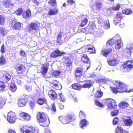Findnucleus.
<instances>
[{
    "instance_id": "nucleus-20",
    "label": "nucleus",
    "mask_w": 133,
    "mask_h": 133,
    "mask_svg": "<svg viewBox=\"0 0 133 133\" xmlns=\"http://www.w3.org/2000/svg\"><path fill=\"white\" fill-rule=\"evenodd\" d=\"M84 82H85V83L82 85L83 88H91L93 84V83L91 80H84Z\"/></svg>"
},
{
    "instance_id": "nucleus-22",
    "label": "nucleus",
    "mask_w": 133,
    "mask_h": 133,
    "mask_svg": "<svg viewBox=\"0 0 133 133\" xmlns=\"http://www.w3.org/2000/svg\"><path fill=\"white\" fill-rule=\"evenodd\" d=\"M19 116L26 121L30 120L31 117V116L28 114L24 112H22L20 113Z\"/></svg>"
},
{
    "instance_id": "nucleus-62",
    "label": "nucleus",
    "mask_w": 133,
    "mask_h": 133,
    "mask_svg": "<svg viewBox=\"0 0 133 133\" xmlns=\"http://www.w3.org/2000/svg\"><path fill=\"white\" fill-rule=\"evenodd\" d=\"M118 118L115 117L113 119V123L114 124H117L118 123Z\"/></svg>"
},
{
    "instance_id": "nucleus-26",
    "label": "nucleus",
    "mask_w": 133,
    "mask_h": 133,
    "mask_svg": "<svg viewBox=\"0 0 133 133\" xmlns=\"http://www.w3.org/2000/svg\"><path fill=\"white\" fill-rule=\"evenodd\" d=\"M2 3L3 5L6 8H11L14 5L12 3H11L8 0H4Z\"/></svg>"
},
{
    "instance_id": "nucleus-28",
    "label": "nucleus",
    "mask_w": 133,
    "mask_h": 133,
    "mask_svg": "<svg viewBox=\"0 0 133 133\" xmlns=\"http://www.w3.org/2000/svg\"><path fill=\"white\" fill-rule=\"evenodd\" d=\"M27 103V101L25 98L21 99L18 102L17 104L19 107H21L24 106Z\"/></svg>"
},
{
    "instance_id": "nucleus-46",
    "label": "nucleus",
    "mask_w": 133,
    "mask_h": 133,
    "mask_svg": "<svg viewBox=\"0 0 133 133\" xmlns=\"http://www.w3.org/2000/svg\"><path fill=\"white\" fill-rule=\"evenodd\" d=\"M67 119L69 121V122L72 121L73 120L75 119V116L73 115H68L66 116Z\"/></svg>"
},
{
    "instance_id": "nucleus-3",
    "label": "nucleus",
    "mask_w": 133,
    "mask_h": 133,
    "mask_svg": "<svg viewBox=\"0 0 133 133\" xmlns=\"http://www.w3.org/2000/svg\"><path fill=\"white\" fill-rule=\"evenodd\" d=\"M113 84L116 87H118L120 93L126 92H133V89H128L126 85L123 82L118 81H113Z\"/></svg>"
},
{
    "instance_id": "nucleus-27",
    "label": "nucleus",
    "mask_w": 133,
    "mask_h": 133,
    "mask_svg": "<svg viewBox=\"0 0 133 133\" xmlns=\"http://www.w3.org/2000/svg\"><path fill=\"white\" fill-rule=\"evenodd\" d=\"M71 87L72 89L78 91L81 90L82 88V85L77 83L73 84Z\"/></svg>"
},
{
    "instance_id": "nucleus-5",
    "label": "nucleus",
    "mask_w": 133,
    "mask_h": 133,
    "mask_svg": "<svg viewBox=\"0 0 133 133\" xmlns=\"http://www.w3.org/2000/svg\"><path fill=\"white\" fill-rule=\"evenodd\" d=\"M88 69V68L86 67L85 65L82 66L81 67L77 68L74 72L75 76L76 78H80Z\"/></svg>"
},
{
    "instance_id": "nucleus-10",
    "label": "nucleus",
    "mask_w": 133,
    "mask_h": 133,
    "mask_svg": "<svg viewBox=\"0 0 133 133\" xmlns=\"http://www.w3.org/2000/svg\"><path fill=\"white\" fill-rule=\"evenodd\" d=\"M16 115L14 112L10 111L8 113L7 119L9 123H14L16 122Z\"/></svg>"
},
{
    "instance_id": "nucleus-42",
    "label": "nucleus",
    "mask_w": 133,
    "mask_h": 133,
    "mask_svg": "<svg viewBox=\"0 0 133 133\" xmlns=\"http://www.w3.org/2000/svg\"><path fill=\"white\" fill-rule=\"evenodd\" d=\"M48 3L52 6H54L55 7H56L57 3L56 0H49L48 1Z\"/></svg>"
},
{
    "instance_id": "nucleus-4",
    "label": "nucleus",
    "mask_w": 133,
    "mask_h": 133,
    "mask_svg": "<svg viewBox=\"0 0 133 133\" xmlns=\"http://www.w3.org/2000/svg\"><path fill=\"white\" fill-rule=\"evenodd\" d=\"M103 101L104 104L107 106V109L108 110H112L117 107L116 101L112 98L104 99Z\"/></svg>"
},
{
    "instance_id": "nucleus-30",
    "label": "nucleus",
    "mask_w": 133,
    "mask_h": 133,
    "mask_svg": "<svg viewBox=\"0 0 133 133\" xmlns=\"http://www.w3.org/2000/svg\"><path fill=\"white\" fill-rule=\"evenodd\" d=\"M112 51L111 48H108L107 49L103 50H102L101 54L103 56H107L108 55L111 54Z\"/></svg>"
},
{
    "instance_id": "nucleus-37",
    "label": "nucleus",
    "mask_w": 133,
    "mask_h": 133,
    "mask_svg": "<svg viewBox=\"0 0 133 133\" xmlns=\"http://www.w3.org/2000/svg\"><path fill=\"white\" fill-rule=\"evenodd\" d=\"M122 13L124 14L129 15L132 14V10L129 8H126L123 9Z\"/></svg>"
},
{
    "instance_id": "nucleus-2",
    "label": "nucleus",
    "mask_w": 133,
    "mask_h": 133,
    "mask_svg": "<svg viewBox=\"0 0 133 133\" xmlns=\"http://www.w3.org/2000/svg\"><path fill=\"white\" fill-rule=\"evenodd\" d=\"M121 43L120 36L116 34L112 39L107 41V45L108 46H111L115 44V48L116 49L118 50L121 47Z\"/></svg>"
},
{
    "instance_id": "nucleus-38",
    "label": "nucleus",
    "mask_w": 133,
    "mask_h": 133,
    "mask_svg": "<svg viewBox=\"0 0 133 133\" xmlns=\"http://www.w3.org/2000/svg\"><path fill=\"white\" fill-rule=\"evenodd\" d=\"M102 3L100 2H96L94 6H93L94 9L98 11L102 7Z\"/></svg>"
},
{
    "instance_id": "nucleus-16",
    "label": "nucleus",
    "mask_w": 133,
    "mask_h": 133,
    "mask_svg": "<svg viewBox=\"0 0 133 133\" xmlns=\"http://www.w3.org/2000/svg\"><path fill=\"white\" fill-rule=\"evenodd\" d=\"M124 16L120 12H118L116 15V16L114 20V24L115 25L119 23L121 20L123 18Z\"/></svg>"
},
{
    "instance_id": "nucleus-48",
    "label": "nucleus",
    "mask_w": 133,
    "mask_h": 133,
    "mask_svg": "<svg viewBox=\"0 0 133 133\" xmlns=\"http://www.w3.org/2000/svg\"><path fill=\"white\" fill-rule=\"evenodd\" d=\"M31 109H33L35 106V102L34 101H30L28 103Z\"/></svg>"
},
{
    "instance_id": "nucleus-50",
    "label": "nucleus",
    "mask_w": 133,
    "mask_h": 133,
    "mask_svg": "<svg viewBox=\"0 0 133 133\" xmlns=\"http://www.w3.org/2000/svg\"><path fill=\"white\" fill-rule=\"evenodd\" d=\"M124 51L125 53V54L127 56L128 55L129 56L131 55V51L128 48H126L124 50Z\"/></svg>"
},
{
    "instance_id": "nucleus-31",
    "label": "nucleus",
    "mask_w": 133,
    "mask_h": 133,
    "mask_svg": "<svg viewBox=\"0 0 133 133\" xmlns=\"http://www.w3.org/2000/svg\"><path fill=\"white\" fill-rule=\"evenodd\" d=\"M31 16V11L29 9H28L23 12L22 14L23 17L25 19L30 18Z\"/></svg>"
},
{
    "instance_id": "nucleus-6",
    "label": "nucleus",
    "mask_w": 133,
    "mask_h": 133,
    "mask_svg": "<svg viewBox=\"0 0 133 133\" xmlns=\"http://www.w3.org/2000/svg\"><path fill=\"white\" fill-rule=\"evenodd\" d=\"M21 130L23 133H39V132L38 129L33 127L26 125L23 126L21 129Z\"/></svg>"
},
{
    "instance_id": "nucleus-17",
    "label": "nucleus",
    "mask_w": 133,
    "mask_h": 133,
    "mask_svg": "<svg viewBox=\"0 0 133 133\" xmlns=\"http://www.w3.org/2000/svg\"><path fill=\"white\" fill-rule=\"evenodd\" d=\"M23 24L20 22L12 21L11 26L14 30H19L22 27Z\"/></svg>"
},
{
    "instance_id": "nucleus-33",
    "label": "nucleus",
    "mask_w": 133,
    "mask_h": 133,
    "mask_svg": "<svg viewBox=\"0 0 133 133\" xmlns=\"http://www.w3.org/2000/svg\"><path fill=\"white\" fill-rule=\"evenodd\" d=\"M82 61L83 62L85 63H86L90 64V59L87 56V55L84 54L82 56L81 59Z\"/></svg>"
},
{
    "instance_id": "nucleus-54",
    "label": "nucleus",
    "mask_w": 133,
    "mask_h": 133,
    "mask_svg": "<svg viewBox=\"0 0 133 133\" xmlns=\"http://www.w3.org/2000/svg\"><path fill=\"white\" fill-rule=\"evenodd\" d=\"M95 104L97 106L100 107H103V104L101 103L100 102H99L98 101L96 100V99L95 100Z\"/></svg>"
},
{
    "instance_id": "nucleus-32",
    "label": "nucleus",
    "mask_w": 133,
    "mask_h": 133,
    "mask_svg": "<svg viewBox=\"0 0 133 133\" xmlns=\"http://www.w3.org/2000/svg\"><path fill=\"white\" fill-rule=\"evenodd\" d=\"M118 106L121 109H124L128 108L129 106V105L128 103L125 101H123L120 102Z\"/></svg>"
},
{
    "instance_id": "nucleus-58",
    "label": "nucleus",
    "mask_w": 133,
    "mask_h": 133,
    "mask_svg": "<svg viewBox=\"0 0 133 133\" xmlns=\"http://www.w3.org/2000/svg\"><path fill=\"white\" fill-rule=\"evenodd\" d=\"M67 5H72L75 4V1L74 0H67Z\"/></svg>"
},
{
    "instance_id": "nucleus-24",
    "label": "nucleus",
    "mask_w": 133,
    "mask_h": 133,
    "mask_svg": "<svg viewBox=\"0 0 133 133\" xmlns=\"http://www.w3.org/2000/svg\"><path fill=\"white\" fill-rule=\"evenodd\" d=\"M64 61L63 62V65L64 66L72 65V62L68 57L65 56L64 58Z\"/></svg>"
},
{
    "instance_id": "nucleus-19",
    "label": "nucleus",
    "mask_w": 133,
    "mask_h": 133,
    "mask_svg": "<svg viewBox=\"0 0 133 133\" xmlns=\"http://www.w3.org/2000/svg\"><path fill=\"white\" fill-rule=\"evenodd\" d=\"M49 65V64L48 63H45L42 64L40 70V72L42 74L44 75L47 73L49 68L48 67Z\"/></svg>"
},
{
    "instance_id": "nucleus-59",
    "label": "nucleus",
    "mask_w": 133,
    "mask_h": 133,
    "mask_svg": "<svg viewBox=\"0 0 133 133\" xmlns=\"http://www.w3.org/2000/svg\"><path fill=\"white\" fill-rule=\"evenodd\" d=\"M59 95L60 97L59 99L60 100V101L61 102H64L65 101V99L63 95L61 93L60 94H59Z\"/></svg>"
},
{
    "instance_id": "nucleus-1",
    "label": "nucleus",
    "mask_w": 133,
    "mask_h": 133,
    "mask_svg": "<svg viewBox=\"0 0 133 133\" xmlns=\"http://www.w3.org/2000/svg\"><path fill=\"white\" fill-rule=\"evenodd\" d=\"M37 121L39 123H42L41 125L44 127H48L50 123L49 119L46 114L42 111H39L36 115Z\"/></svg>"
},
{
    "instance_id": "nucleus-12",
    "label": "nucleus",
    "mask_w": 133,
    "mask_h": 133,
    "mask_svg": "<svg viewBox=\"0 0 133 133\" xmlns=\"http://www.w3.org/2000/svg\"><path fill=\"white\" fill-rule=\"evenodd\" d=\"M46 99L44 97V95L43 93L41 92L39 94L38 98L37 99V103L39 105H42L44 103H46Z\"/></svg>"
},
{
    "instance_id": "nucleus-21",
    "label": "nucleus",
    "mask_w": 133,
    "mask_h": 133,
    "mask_svg": "<svg viewBox=\"0 0 133 133\" xmlns=\"http://www.w3.org/2000/svg\"><path fill=\"white\" fill-rule=\"evenodd\" d=\"M11 78V75L8 73L6 72L3 75L0 79L2 81L5 83L9 81Z\"/></svg>"
},
{
    "instance_id": "nucleus-9",
    "label": "nucleus",
    "mask_w": 133,
    "mask_h": 133,
    "mask_svg": "<svg viewBox=\"0 0 133 133\" xmlns=\"http://www.w3.org/2000/svg\"><path fill=\"white\" fill-rule=\"evenodd\" d=\"M39 29L38 24L37 23L31 22L26 27V29L28 32H31L33 30L36 31Z\"/></svg>"
},
{
    "instance_id": "nucleus-25",
    "label": "nucleus",
    "mask_w": 133,
    "mask_h": 133,
    "mask_svg": "<svg viewBox=\"0 0 133 133\" xmlns=\"http://www.w3.org/2000/svg\"><path fill=\"white\" fill-rule=\"evenodd\" d=\"M107 62L108 64L111 66H116L119 63L118 60L115 58L112 59H108Z\"/></svg>"
},
{
    "instance_id": "nucleus-61",
    "label": "nucleus",
    "mask_w": 133,
    "mask_h": 133,
    "mask_svg": "<svg viewBox=\"0 0 133 133\" xmlns=\"http://www.w3.org/2000/svg\"><path fill=\"white\" fill-rule=\"evenodd\" d=\"M0 34L3 36L5 35V30L2 27H0Z\"/></svg>"
},
{
    "instance_id": "nucleus-15",
    "label": "nucleus",
    "mask_w": 133,
    "mask_h": 133,
    "mask_svg": "<svg viewBox=\"0 0 133 133\" xmlns=\"http://www.w3.org/2000/svg\"><path fill=\"white\" fill-rule=\"evenodd\" d=\"M64 54V52H62L59 50L57 49L54 50L51 53L50 57L51 58H55L61 56Z\"/></svg>"
},
{
    "instance_id": "nucleus-45",
    "label": "nucleus",
    "mask_w": 133,
    "mask_h": 133,
    "mask_svg": "<svg viewBox=\"0 0 133 133\" xmlns=\"http://www.w3.org/2000/svg\"><path fill=\"white\" fill-rule=\"evenodd\" d=\"M10 89L13 92H14L16 90L17 88L14 83H11L10 87Z\"/></svg>"
},
{
    "instance_id": "nucleus-43",
    "label": "nucleus",
    "mask_w": 133,
    "mask_h": 133,
    "mask_svg": "<svg viewBox=\"0 0 133 133\" xmlns=\"http://www.w3.org/2000/svg\"><path fill=\"white\" fill-rule=\"evenodd\" d=\"M111 91L113 93L117 94L118 92L120 93L118 87H110Z\"/></svg>"
},
{
    "instance_id": "nucleus-55",
    "label": "nucleus",
    "mask_w": 133,
    "mask_h": 133,
    "mask_svg": "<svg viewBox=\"0 0 133 133\" xmlns=\"http://www.w3.org/2000/svg\"><path fill=\"white\" fill-rule=\"evenodd\" d=\"M23 12V10L21 9H17L15 11L16 14L17 15H21Z\"/></svg>"
},
{
    "instance_id": "nucleus-49",
    "label": "nucleus",
    "mask_w": 133,
    "mask_h": 133,
    "mask_svg": "<svg viewBox=\"0 0 133 133\" xmlns=\"http://www.w3.org/2000/svg\"><path fill=\"white\" fill-rule=\"evenodd\" d=\"M79 117L81 118H85L86 115L84 112L82 110H80L79 115Z\"/></svg>"
},
{
    "instance_id": "nucleus-7",
    "label": "nucleus",
    "mask_w": 133,
    "mask_h": 133,
    "mask_svg": "<svg viewBox=\"0 0 133 133\" xmlns=\"http://www.w3.org/2000/svg\"><path fill=\"white\" fill-rule=\"evenodd\" d=\"M123 70L124 72H128L133 68V61L130 60L125 62L123 64Z\"/></svg>"
},
{
    "instance_id": "nucleus-35",
    "label": "nucleus",
    "mask_w": 133,
    "mask_h": 133,
    "mask_svg": "<svg viewBox=\"0 0 133 133\" xmlns=\"http://www.w3.org/2000/svg\"><path fill=\"white\" fill-rule=\"evenodd\" d=\"M125 125L127 126L131 125L133 123V121L131 118H128L127 119H124L123 121Z\"/></svg>"
},
{
    "instance_id": "nucleus-60",
    "label": "nucleus",
    "mask_w": 133,
    "mask_h": 133,
    "mask_svg": "<svg viewBox=\"0 0 133 133\" xmlns=\"http://www.w3.org/2000/svg\"><path fill=\"white\" fill-rule=\"evenodd\" d=\"M60 74V72L58 71H55L52 73V75L56 77L59 75Z\"/></svg>"
},
{
    "instance_id": "nucleus-63",
    "label": "nucleus",
    "mask_w": 133,
    "mask_h": 133,
    "mask_svg": "<svg viewBox=\"0 0 133 133\" xmlns=\"http://www.w3.org/2000/svg\"><path fill=\"white\" fill-rule=\"evenodd\" d=\"M65 66L66 68V70L67 71H71L72 69V65H71V66Z\"/></svg>"
},
{
    "instance_id": "nucleus-8",
    "label": "nucleus",
    "mask_w": 133,
    "mask_h": 133,
    "mask_svg": "<svg viewBox=\"0 0 133 133\" xmlns=\"http://www.w3.org/2000/svg\"><path fill=\"white\" fill-rule=\"evenodd\" d=\"M14 68L17 73L19 74L23 75L26 73V68L23 64H17L15 65Z\"/></svg>"
},
{
    "instance_id": "nucleus-39",
    "label": "nucleus",
    "mask_w": 133,
    "mask_h": 133,
    "mask_svg": "<svg viewBox=\"0 0 133 133\" xmlns=\"http://www.w3.org/2000/svg\"><path fill=\"white\" fill-rule=\"evenodd\" d=\"M59 119L60 121L64 124H66L69 123V121L67 119L66 116L60 117L59 118Z\"/></svg>"
},
{
    "instance_id": "nucleus-11",
    "label": "nucleus",
    "mask_w": 133,
    "mask_h": 133,
    "mask_svg": "<svg viewBox=\"0 0 133 133\" xmlns=\"http://www.w3.org/2000/svg\"><path fill=\"white\" fill-rule=\"evenodd\" d=\"M95 27V23L91 22H89L86 27L82 28V29L85 30V31L88 32V33H92L94 32Z\"/></svg>"
},
{
    "instance_id": "nucleus-56",
    "label": "nucleus",
    "mask_w": 133,
    "mask_h": 133,
    "mask_svg": "<svg viewBox=\"0 0 133 133\" xmlns=\"http://www.w3.org/2000/svg\"><path fill=\"white\" fill-rule=\"evenodd\" d=\"M50 109L54 112L56 111V106L54 103H52L51 105V108Z\"/></svg>"
},
{
    "instance_id": "nucleus-53",
    "label": "nucleus",
    "mask_w": 133,
    "mask_h": 133,
    "mask_svg": "<svg viewBox=\"0 0 133 133\" xmlns=\"http://www.w3.org/2000/svg\"><path fill=\"white\" fill-rule=\"evenodd\" d=\"M120 6L119 4H117L115 6H113L111 8V9L114 11L118 10L120 8Z\"/></svg>"
},
{
    "instance_id": "nucleus-14",
    "label": "nucleus",
    "mask_w": 133,
    "mask_h": 133,
    "mask_svg": "<svg viewBox=\"0 0 133 133\" xmlns=\"http://www.w3.org/2000/svg\"><path fill=\"white\" fill-rule=\"evenodd\" d=\"M82 49L85 52H88L91 54H94L96 52L95 47L91 45H88L84 46L83 47Z\"/></svg>"
},
{
    "instance_id": "nucleus-29",
    "label": "nucleus",
    "mask_w": 133,
    "mask_h": 133,
    "mask_svg": "<svg viewBox=\"0 0 133 133\" xmlns=\"http://www.w3.org/2000/svg\"><path fill=\"white\" fill-rule=\"evenodd\" d=\"M62 33V32H60L58 35V36L57 37V40L56 41V42L57 43V45H61L63 43V41L61 39Z\"/></svg>"
},
{
    "instance_id": "nucleus-13",
    "label": "nucleus",
    "mask_w": 133,
    "mask_h": 133,
    "mask_svg": "<svg viewBox=\"0 0 133 133\" xmlns=\"http://www.w3.org/2000/svg\"><path fill=\"white\" fill-rule=\"evenodd\" d=\"M48 95L52 100L55 101L58 98V95L57 93L55 91L52 90H50L49 91Z\"/></svg>"
},
{
    "instance_id": "nucleus-23",
    "label": "nucleus",
    "mask_w": 133,
    "mask_h": 133,
    "mask_svg": "<svg viewBox=\"0 0 133 133\" xmlns=\"http://www.w3.org/2000/svg\"><path fill=\"white\" fill-rule=\"evenodd\" d=\"M58 12V10L56 7L54 8H51L49 10L48 15L49 16L55 15L57 14Z\"/></svg>"
},
{
    "instance_id": "nucleus-44",
    "label": "nucleus",
    "mask_w": 133,
    "mask_h": 133,
    "mask_svg": "<svg viewBox=\"0 0 133 133\" xmlns=\"http://www.w3.org/2000/svg\"><path fill=\"white\" fill-rule=\"evenodd\" d=\"M4 82L0 81V92H2L4 91L6 88V87Z\"/></svg>"
},
{
    "instance_id": "nucleus-36",
    "label": "nucleus",
    "mask_w": 133,
    "mask_h": 133,
    "mask_svg": "<svg viewBox=\"0 0 133 133\" xmlns=\"http://www.w3.org/2000/svg\"><path fill=\"white\" fill-rule=\"evenodd\" d=\"M80 127L82 128L88 124V121L85 119H82L80 121Z\"/></svg>"
},
{
    "instance_id": "nucleus-40",
    "label": "nucleus",
    "mask_w": 133,
    "mask_h": 133,
    "mask_svg": "<svg viewBox=\"0 0 133 133\" xmlns=\"http://www.w3.org/2000/svg\"><path fill=\"white\" fill-rule=\"evenodd\" d=\"M103 92L101 90H98L96 91L94 94L95 97L99 98L102 97L103 95Z\"/></svg>"
},
{
    "instance_id": "nucleus-18",
    "label": "nucleus",
    "mask_w": 133,
    "mask_h": 133,
    "mask_svg": "<svg viewBox=\"0 0 133 133\" xmlns=\"http://www.w3.org/2000/svg\"><path fill=\"white\" fill-rule=\"evenodd\" d=\"M51 86L55 90H59L62 88L61 85L59 82L56 81H54L50 83Z\"/></svg>"
},
{
    "instance_id": "nucleus-47",
    "label": "nucleus",
    "mask_w": 133,
    "mask_h": 133,
    "mask_svg": "<svg viewBox=\"0 0 133 133\" xmlns=\"http://www.w3.org/2000/svg\"><path fill=\"white\" fill-rule=\"evenodd\" d=\"M5 22V18L1 15H0V25H3Z\"/></svg>"
},
{
    "instance_id": "nucleus-64",
    "label": "nucleus",
    "mask_w": 133,
    "mask_h": 133,
    "mask_svg": "<svg viewBox=\"0 0 133 133\" xmlns=\"http://www.w3.org/2000/svg\"><path fill=\"white\" fill-rule=\"evenodd\" d=\"M26 89L28 91H30L32 90V87L30 85H27L25 86Z\"/></svg>"
},
{
    "instance_id": "nucleus-51",
    "label": "nucleus",
    "mask_w": 133,
    "mask_h": 133,
    "mask_svg": "<svg viewBox=\"0 0 133 133\" xmlns=\"http://www.w3.org/2000/svg\"><path fill=\"white\" fill-rule=\"evenodd\" d=\"M5 103V100L3 97H0V107H2L3 106Z\"/></svg>"
},
{
    "instance_id": "nucleus-52",
    "label": "nucleus",
    "mask_w": 133,
    "mask_h": 133,
    "mask_svg": "<svg viewBox=\"0 0 133 133\" xmlns=\"http://www.w3.org/2000/svg\"><path fill=\"white\" fill-rule=\"evenodd\" d=\"M119 112V110L118 109H115L111 112V115L112 116H114L117 115Z\"/></svg>"
},
{
    "instance_id": "nucleus-41",
    "label": "nucleus",
    "mask_w": 133,
    "mask_h": 133,
    "mask_svg": "<svg viewBox=\"0 0 133 133\" xmlns=\"http://www.w3.org/2000/svg\"><path fill=\"white\" fill-rule=\"evenodd\" d=\"M6 63V59L3 56V55H2L0 57V64L1 65H3L5 64Z\"/></svg>"
},
{
    "instance_id": "nucleus-34",
    "label": "nucleus",
    "mask_w": 133,
    "mask_h": 133,
    "mask_svg": "<svg viewBox=\"0 0 133 133\" xmlns=\"http://www.w3.org/2000/svg\"><path fill=\"white\" fill-rule=\"evenodd\" d=\"M88 20L87 18H82L81 20V23L79 26L81 27H83L86 25L88 22Z\"/></svg>"
},
{
    "instance_id": "nucleus-57",
    "label": "nucleus",
    "mask_w": 133,
    "mask_h": 133,
    "mask_svg": "<svg viewBox=\"0 0 133 133\" xmlns=\"http://www.w3.org/2000/svg\"><path fill=\"white\" fill-rule=\"evenodd\" d=\"M0 51L2 54H4L5 52V50L4 44H3L1 46Z\"/></svg>"
}]
</instances>
